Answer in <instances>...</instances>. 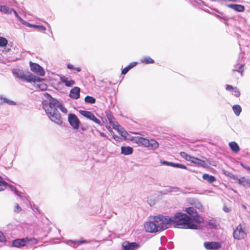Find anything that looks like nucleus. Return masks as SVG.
Returning <instances> with one entry per match:
<instances>
[{"label": "nucleus", "instance_id": "f257e3e1", "mask_svg": "<svg viewBox=\"0 0 250 250\" xmlns=\"http://www.w3.org/2000/svg\"><path fill=\"white\" fill-rule=\"evenodd\" d=\"M44 95L47 99V100L42 101L43 109L45 110L48 117L52 122L58 125H61L62 123V118L57 108H59L64 113L67 112V109L57 100L53 98L49 94L45 93L44 94Z\"/></svg>", "mask_w": 250, "mask_h": 250}, {"label": "nucleus", "instance_id": "f03ea898", "mask_svg": "<svg viewBox=\"0 0 250 250\" xmlns=\"http://www.w3.org/2000/svg\"><path fill=\"white\" fill-rule=\"evenodd\" d=\"M167 229L169 227L171 224L174 225V227L177 228L189 229H197L198 226L192 222V219L184 213H176L173 217H169L165 216Z\"/></svg>", "mask_w": 250, "mask_h": 250}, {"label": "nucleus", "instance_id": "7ed1b4c3", "mask_svg": "<svg viewBox=\"0 0 250 250\" xmlns=\"http://www.w3.org/2000/svg\"><path fill=\"white\" fill-rule=\"evenodd\" d=\"M167 224L165 216L160 215L153 217L151 221L146 222L144 227L147 232L155 233L167 229Z\"/></svg>", "mask_w": 250, "mask_h": 250}, {"label": "nucleus", "instance_id": "20e7f679", "mask_svg": "<svg viewBox=\"0 0 250 250\" xmlns=\"http://www.w3.org/2000/svg\"><path fill=\"white\" fill-rule=\"evenodd\" d=\"M185 211L190 216V217L192 219V222L193 221L197 223L203 222L204 219L198 214L193 207L187 208Z\"/></svg>", "mask_w": 250, "mask_h": 250}, {"label": "nucleus", "instance_id": "39448f33", "mask_svg": "<svg viewBox=\"0 0 250 250\" xmlns=\"http://www.w3.org/2000/svg\"><path fill=\"white\" fill-rule=\"evenodd\" d=\"M68 121L73 129H78L79 128L81 122L75 114L70 113L68 115Z\"/></svg>", "mask_w": 250, "mask_h": 250}, {"label": "nucleus", "instance_id": "423d86ee", "mask_svg": "<svg viewBox=\"0 0 250 250\" xmlns=\"http://www.w3.org/2000/svg\"><path fill=\"white\" fill-rule=\"evenodd\" d=\"M31 70L37 74L41 76H43L45 75V72L43 68L39 64L32 62H29Z\"/></svg>", "mask_w": 250, "mask_h": 250}, {"label": "nucleus", "instance_id": "0eeeda50", "mask_svg": "<svg viewBox=\"0 0 250 250\" xmlns=\"http://www.w3.org/2000/svg\"><path fill=\"white\" fill-rule=\"evenodd\" d=\"M31 241V238H24L21 239H16L13 240L12 246L13 247L21 248L22 247L26 246Z\"/></svg>", "mask_w": 250, "mask_h": 250}, {"label": "nucleus", "instance_id": "6e6552de", "mask_svg": "<svg viewBox=\"0 0 250 250\" xmlns=\"http://www.w3.org/2000/svg\"><path fill=\"white\" fill-rule=\"evenodd\" d=\"M233 235L234 238L238 240L244 239L247 235L241 224H239L234 230Z\"/></svg>", "mask_w": 250, "mask_h": 250}, {"label": "nucleus", "instance_id": "1a4fd4ad", "mask_svg": "<svg viewBox=\"0 0 250 250\" xmlns=\"http://www.w3.org/2000/svg\"><path fill=\"white\" fill-rule=\"evenodd\" d=\"M28 83H34L40 82L43 80V79L35 76L33 74L30 72H28L27 74H24V76L22 80Z\"/></svg>", "mask_w": 250, "mask_h": 250}, {"label": "nucleus", "instance_id": "9d476101", "mask_svg": "<svg viewBox=\"0 0 250 250\" xmlns=\"http://www.w3.org/2000/svg\"><path fill=\"white\" fill-rule=\"evenodd\" d=\"M9 187L11 190L14 192V193L16 195H18L19 191L16 189L13 185H8L6 182H5L0 176V191L4 190L7 187Z\"/></svg>", "mask_w": 250, "mask_h": 250}, {"label": "nucleus", "instance_id": "9b49d317", "mask_svg": "<svg viewBox=\"0 0 250 250\" xmlns=\"http://www.w3.org/2000/svg\"><path fill=\"white\" fill-rule=\"evenodd\" d=\"M106 114L110 124L115 129H118L119 130V128H122V126L115 121V119L113 116L111 112L109 111H106Z\"/></svg>", "mask_w": 250, "mask_h": 250}, {"label": "nucleus", "instance_id": "f8f14e48", "mask_svg": "<svg viewBox=\"0 0 250 250\" xmlns=\"http://www.w3.org/2000/svg\"><path fill=\"white\" fill-rule=\"evenodd\" d=\"M122 246L124 250H136L139 247V245L136 243H130L127 241L124 242Z\"/></svg>", "mask_w": 250, "mask_h": 250}, {"label": "nucleus", "instance_id": "ddd939ff", "mask_svg": "<svg viewBox=\"0 0 250 250\" xmlns=\"http://www.w3.org/2000/svg\"><path fill=\"white\" fill-rule=\"evenodd\" d=\"M204 245L207 250H216L221 248V244L218 242H206Z\"/></svg>", "mask_w": 250, "mask_h": 250}, {"label": "nucleus", "instance_id": "4468645a", "mask_svg": "<svg viewBox=\"0 0 250 250\" xmlns=\"http://www.w3.org/2000/svg\"><path fill=\"white\" fill-rule=\"evenodd\" d=\"M134 142L139 146H147V145L149 144L148 140L141 137H136L134 138Z\"/></svg>", "mask_w": 250, "mask_h": 250}, {"label": "nucleus", "instance_id": "2eb2a0df", "mask_svg": "<svg viewBox=\"0 0 250 250\" xmlns=\"http://www.w3.org/2000/svg\"><path fill=\"white\" fill-rule=\"evenodd\" d=\"M60 80L62 83H64L65 85L67 87H72L76 83L74 80L69 79V78L66 77L64 76H61Z\"/></svg>", "mask_w": 250, "mask_h": 250}, {"label": "nucleus", "instance_id": "dca6fc26", "mask_svg": "<svg viewBox=\"0 0 250 250\" xmlns=\"http://www.w3.org/2000/svg\"><path fill=\"white\" fill-rule=\"evenodd\" d=\"M80 88L78 87H75L71 89L70 91L69 96L72 99H78L80 98Z\"/></svg>", "mask_w": 250, "mask_h": 250}, {"label": "nucleus", "instance_id": "f3484780", "mask_svg": "<svg viewBox=\"0 0 250 250\" xmlns=\"http://www.w3.org/2000/svg\"><path fill=\"white\" fill-rule=\"evenodd\" d=\"M190 162L193 163L194 164H196L198 166H201L203 167H206L207 166V164L204 160H202L198 158H195L194 157H192L191 160Z\"/></svg>", "mask_w": 250, "mask_h": 250}, {"label": "nucleus", "instance_id": "a211bd4d", "mask_svg": "<svg viewBox=\"0 0 250 250\" xmlns=\"http://www.w3.org/2000/svg\"><path fill=\"white\" fill-rule=\"evenodd\" d=\"M228 7L239 12H243L245 9L243 5L237 4H229Z\"/></svg>", "mask_w": 250, "mask_h": 250}, {"label": "nucleus", "instance_id": "6ab92c4d", "mask_svg": "<svg viewBox=\"0 0 250 250\" xmlns=\"http://www.w3.org/2000/svg\"><path fill=\"white\" fill-rule=\"evenodd\" d=\"M229 146L230 149L235 153H237L240 151L239 146L235 142H229Z\"/></svg>", "mask_w": 250, "mask_h": 250}, {"label": "nucleus", "instance_id": "aec40b11", "mask_svg": "<svg viewBox=\"0 0 250 250\" xmlns=\"http://www.w3.org/2000/svg\"><path fill=\"white\" fill-rule=\"evenodd\" d=\"M133 148L130 146H122L121 153L125 155H129L133 153Z\"/></svg>", "mask_w": 250, "mask_h": 250}, {"label": "nucleus", "instance_id": "412c9836", "mask_svg": "<svg viewBox=\"0 0 250 250\" xmlns=\"http://www.w3.org/2000/svg\"><path fill=\"white\" fill-rule=\"evenodd\" d=\"M149 144L147 145L146 147H149L150 149L154 150L157 148L159 146L158 143L153 139L148 140Z\"/></svg>", "mask_w": 250, "mask_h": 250}, {"label": "nucleus", "instance_id": "4be33fe9", "mask_svg": "<svg viewBox=\"0 0 250 250\" xmlns=\"http://www.w3.org/2000/svg\"><path fill=\"white\" fill-rule=\"evenodd\" d=\"M204 180L208 181L209 183H212L216 180V178L213 175H210L208 174H204L202 176Z\"/></svg>", "mask_w": 250, "mask_h": 250}, {"label": "nucleus", "instance_id": "5701e85b", "mask_svg": "<svg viewBox=\"0 0 250 250\" xmlns=\"http://www.w3.org/2000/svg\"><path fill=\"white\" fill-rule=\"evenodd\" d=\"M3 103H7L9 105H16V103L15 102L11 101L3 97L2 96H0V104H1Z\"/></svg>", "mask_w": 250, "mask_h": 250}, {"label": "nucleus", "instance_id": "b1692460", "mask_svg": "<svg viewBox=\"0 0 250 250\" xmlns=\"http://www.w3.org/2000/svg\"><path fill=\"white\" fill-rule=\"evenodd\" d=\"M137 64L136 62H132L130 63L128 65L125 67L122 71V74L123 75H125L129 70L135 66Z\"/></svg>", "mask_w": 250, "mask_h": 250}, {"label": "nucleus", "instance_id": "393cba45", "mask_svg": "<svg viewBox=\"0 0 250 250\" xmlns=\"http://www.w3.org/2000/svg\"><path fill=\"white\" fill-rule=\"evenodd\" d=\"M25 25L29 27H33L37 29L40 31H45L46 30V27L43 25H39L36 24H32L30 23L27 22L25 23Z\"/></svg>", "mask_w": 250, "mask_h": 250}, {"label": "nucleus", "instance_id": "a878e982", "mask_svg": "<svg viewBox=\"0 0 250 250\" xmlns=\"http://www.w3.org/2000/svg\"><path fill=\"white\" fill-rule=\"evenodd\" d=\"M13 73L16 77L22 80L24 76V73L20 69H15L13 70Z\"/></svg>", "mask_w": 250, "mask_h": 250}, {"label": "nucleus", "instance_id": "bb28decb", "mask_svg": "<svg viewBox=\"0 0 250 250\" xmlns=\"http://www.w3.org/2000/svg\"><path fill=\"white\" fill-rule=\"evenodd\" d=\"M79 113L82 115L83 116L87 119H89V120L91 119L92 116L93 115V114L92 112L86 110H79Z\"/></svg>", "mask_w": 250, "mask_h": 250}, {"label": "nucleus", "instance_id": "cd10ccee", "mask_svg": "<svg viewBox=\"0 0 250 250\" xmlns=\"http://www.w3.org/2000/svg\"><path fill=\"white\" fill-rule=\"evenodd\" d=\"M79 113L82 115L83 116L87 119H89V120L91 119L92 116L93 115V114L92 112L86 110H79Z\"/></svg>", "mask_w": 250, "mask_h": 250}, {"label": "nucleus", "instance_id": "c85d7f7f", "mask_svg": "<svg viewBox=\"0 0 250 250\" xmlns=\"http://www.w3.org/2000/svg\"><path fill=\"white\" fill-rule=\"evenodd\" d=\"M232 110L235 115L238 116L242 111V108L240 105L235 104L232 106Z\"/></svg>", "mask_w": 250, "mask_h": 250}, {"label": "nucleus", "instance_id": "c756f323", "mask_svg": "<svg viewBox=\"0 0 250 250\" xmlns=\"http://www.w3.org/2000/svg\"><path fill=\"white\" fill-rule=\"evenodd\" d=\"M243 66L244 64L241 63L239 64L237 63L234 66V68L232 69V71L238 72L241 74V75H242V73L243 72Z\"/></svg>", "mask_w": 250, "mask_h": 250}, {"label": "nucleus", "instance_id": "7c9ffc66", "mask_svg": "<svg viewBox=\"0 0 250 250\" xmlns=\"http://www.w3.org/2000/svg\"><path fill=\"white\" fill-rule=\"evenodd\" d=\"M141 62L145 64L153 63L154 61L150 57H145L141 59Z\"/></svg>", "mask_w": 250, "mask_h": 250}, {"label": "nucleus", "instance_id": "2f4dec72", "mask_svg": "<svg viewBox=\"0 0 250 250\" xmlns=\"http://www.w3.org/2000/svg\"><path fill=\"white\" fill-rule=\"evenodd\" d=\"M0 11L3 13V14H11V9H10L8 7L5 5H0Z\"/></svg>", "mask_w": 250, "mask_h": 250}, {"label": "nucleus", "instance_id": "473e14b6", "mask_svg": "<svg viewBox=\"0 0 250 250\" xmlns=\"http://www.w3.org/2000/svg\"><path fill=\"white\" fill-rule=\"evenodd\" d=\"M249 179H246L245 177H243L241 178L238 179L237 182L239 184L246 187L248 185V182Z\"/></svg>", "mask_w": 250, "mask_h": 250}, {"label": "nucleus", "instance_id": "72a5a7b5", "mask_svg": "<svg viewBox=\"0 0 250 250\" xmlns=\"http://www.w3.org/2000/svg\"><path fill=\"white\" fill-rule=\"evenodd\" d=\"M84 101L86 103L92 104L95 103L96 99L92 96H86L84 98Z\"/></svg>", "mask_w": 250, "mask_h": 250}, {"label": "nucleus", "instance_id": "f704fd0d", "mask_svg": "<svg viewBox=\"0 0 250 250\" xmlns=\"http://www.w3.org/2000/svg\"><path fill=\"white\" fill-rule=\"evenodd\" d=\"M13 11L15 16L18 18V19L21 21V22L24 25L26 21H24L18 14L17 12L14 9H11V12Z\"/></svg>", "mask_w": 250, "mask_h": 250}, {"label": "nucleus", "instance_id": "c9c22d12", "mask_svg": "<svg viewBox=\"0 0 250 250\" xmlns=\"http://www.w3.org/2000/svg\"><path fill=\"white\" fill-rule=\"evenodd\" d=\"M180 156L182 158H185L187 161H190V160H191V158L192 157L190 155H188L187 153L185 152H181L180 153Z\"/></svg>", "mask_w": 250, "mask_h": 250}, {"label": "nucleus", "instance_id": "e433bc0d", "mask_svg": "<svg viewBox=\"0 0 250 250\" xmlns=\"http://www.w3.org/2000/svg\"><path fill=\"white\" fill-rule=\"evenodd\" d=\"M71 242L73 243V244H77L78 245L83 244L84 243H88V241H87L86 240H83L82 238L80 240H74V241H70Z\"/></svg>", "mask_w": 250, "mask_h": 250}, {"label": "nucleus", "instance_id": "4c0bfd02", "mask_svg": "<svg viewBox=\"0 0 250 250\" xmlns=\"http://www.w3.org/2000/svg\"><path fill=\"white\" fill-rule=\"evenodd\" d=\"M8 41L7 40L2 37H0V47H4L7 44Z\"/></svg>", "mask_w": 250, "mask_h": 250}, {"label": "nucleus", "instance_id": "58836bf2", "mask_svg": "<svg viewBox=\"0 0 250 250\" xmlns=\"http://www.w3.org/2000/svg\"><path fill=\"white\" fill-rule=\"evenodd\" d=\"M36 87L42 91L45 90L47 88V86L45 83H41L37 84Z\"/></svg>", "mask_w": 250, "mask_h": 250}, {"label": "nucleus", "instance_id": "ea45409f", "mask_svg": "<svg viewBox=\"0 0 250 250\" xmlns=\"http://www.w3.org/2000/svg\"><path fill=\"white\" fill-rule=\"evenodd\" d=\"M232 94H233L236 97H239L240 95V91L237 88V87H234V88L232 91Z\"/></svg>", "mask_w": 250, "mask_h": 250}, {"label": "nucleus", "instance_id": "a19ab883", "mask_svg": "<svg viewBox=\"0 0 250 250\" xmlns=\"http://www.w3.org/2000/svg\"><path fill=\"white\" fill-rule=\"evenodd\" d=\"M173 167L182 168V169H188L187 167L186 166H185L183 164H178V163H174Z\"/></svg>", "mask_w": 250, "mask_h": 250}, {"label": "nucleus", "instance_id": "79ce46f5", "mask_svg": "<svg viewBox=\"0 0 250 250\" xmlns=\"http://www.w3.org/2000/svg\"><path fill=\"white\" fill-rule=\"evenodd\" d=\"M21 210V207L18 204H15L14 208V211L15 212L19 213Z\"/></svg>", "mask_w": 250, "mask_h": 250}, {"label": "nucleus", "instance_id": "37998d69", "mask_svg": "<svg viewBox=\"0 0 250 250\" xmlns=\"http://www.w3.org/2000/svg\"><path fill=\"white\" fill-rule=\"evenodd\" d=\"M160 163L162 165H166V166H171L172 167L173 166V164H174V163H173V162H168V161H161Z\"/></svg>", "mask_w": 250, "mask_h": 250}, {"label": "nucleus", "instance_id": "c03bdc74", "mask_svg": "<svg viewBox=\"0 0 250 250\" xmlns=\"http://www.w3.org/2000/svg\"><path fill=\"white\" fill-rule=\"evenodd\" d=\"M90 120L93 121L94 122H95V123H96L98 125L101 124V121H100V120H99L98 118H97L94 114L92 116V118H91Z\"/></svg>", "mask_w": 250, "mask_h": 250}, {"label": "nucleus", "instance_id": "a18cd8bd", "mask_svg": "<svg viewBox=\"0 0 250 250\" xmlns=\"http://www.w3.org/2000/svg\"><path fill=\"white\" fill-rule=\"evenodd\" d=\"M6 238L3 235V233L0 231V242H6Z\"/></svg>", "mask_w": 250, "mask_h": 250}, {"label": "nucleus", "instance_id": "49530a36", "mask_svg": "<svg viewBox=\"0 0 250 250\" xmlns=\"http://www.w3.org/2000/svg\"><path fill=\"white\" fill-rule=\"evenodd\" d=\"M170 190H169L170 192H174V193H178L180 192V188H170Z\"/></svg>", "mask_w": 250, "mask_h": 250}, {"label": "nucleus", "instance_id": "de8ad7c7", "mask_svg": "<svg viewBox=\"0 0 250 250\" xmlns=\"http://www.w3.org/2000/svg\"><path fill=\"white\" fill-rule=\"evenodd\" d=\"M88 128V126L87 125L82 124L81 126V130L84 131L86 130Z\"/></svg>", "mask_w": 250, "mask_h": 250}, {"label": "nucleus", "instance_id": "09e8293b", "mask_svg": "<svg viewBox=\"0 0 250 250\" xmlns=\"http://www.w3.org/2000/svg\"><path fill=\"white\" fill-rule=\"evenodd\" d=\"M234 88V87H233L231 85L227 84L226 86V89L228 91H231L232 92Z\"/></svg>", "mask_w": 250, "mask_h": 250}, {"label": "nucleus", "instance_id": "8fccbe9b", "mask_svg": "<svg viewBox=\"0 0 250 250\" xmlns=\"http://www.w3.org/2000/svg\"><path fill=\"white\" fill-rule=\"evenodd\" d=\"M215 16L216 17H217L218 18L220 19L223 20L225 21H227L228 20V19L227 17H225V16L221 17L220 15H216V14L215 15Z\"/></svg>", "mask_w": 250, "mask_h": 250}, {"label": "nucleus", "instance_id": "3c124183", "mask_svg": "<svg viewBox=\"0 0 250 250\" xmlns=\"http://www.w3.org/2000/svg\"><path fill=\"white\" fill-rule=\"evenodd\" d=\"M17 196H18L19 197V198H20V199L24 202H25L26 200L27 201H28L27 199L26 198V197L21 195V194H20V192L19 191V193H18V195H17Z\"/></svg>", "mask_w": 250, "mask_h": 250}, {"label": "nucleus", "instance_id": "603ef678", "mask_svg": "<svg viewBox=\"0 0 250 250\" xmlns=\"http://www.w3.org/2000/svg\"><path fill=\"white\" fill-rule=\"evenodd\" d=\"M67 68L68 69H73L74 70V66L73 65H72V64H70V63H69L67 65Z\"/></svg>", "mask_w": 250, "mask_h": 250}, {"label": "nucleus", "instance_id": "864d4df0", "mask_svg": "<svg viewBox=\"0 0 250 250\" xmlns=\"http://www.w3.org/2000/svg\"><path fill=\"white\" fill-rule=\"evenodd\" d=\"M223 210L226 212H229L230 211V209L229 208H228L226 207H224L223 208Z\"/></svg>", "mask_w": 250, "mask_h": 250}, {"label": "nucleus", "instance_id": "5fc2aeb1", "mask_svg": "<svg viewBox=\"0 0 250 250\" xmlns=\"http://www.w3.org/2000/svg\"><path fill=\"white\" fill-rule=\"evenodd\" d=\"M208 225L209 226L214 228L216 226V224L214 222H209Z\"/></svg>", "mask_w": 250, "mask_h": 250}, {"label": "nucleus", "instance_id": "6e6d98bb", "mask_svg": "<svg viewBox=\"0 0 250 250\" xmlns=\"http://www.w3.org/2000/svg\"><path fill=\"white\" fill-rule=\"evenodd\" d=\"M196 1L199 4H200V3H202L203 4L205 5L204 2L201 0H196Z\"/></svg>", "mask_w": 250, "mask_h": 250}, {"label": "nucleus", "instance_id": "4d7b16f0", "mask_svg": "<svg viewBox=\"0 0 250 250\" xmlns=\"http://www.w3.org/2000/svg\"><path fill=\"white\" fill-rule=\"evenodd\" d=\"M230 177L232 178L233 179L236 180L237 181L238 180V179H239L238 177H237L236 176H235L233 174L232 175V176H230Z\"/></svg>", "mask_w": 250, "mask_h": 250}, {"label": "nucleus", "instance_id": "13d9d810", "mask_svg": "<svg viewBox=\"0 0 250 250\" xmlns=\"http://www.w3.org/2000/svg\"><path fill=\"white\" fill-rule=\"evenodd\" d=\"M74 70H75L77 72H79L81 71V68L80 67H74Z\"/></svg>", "mask_w": 250, "mask_h": 250}, {"label": "nucleus", "instance_id": "bf43d9fd", "mask_svg": "<svg viewBox=\"0 0 250 250\" xmlns=\"http://www.w3.org/2000/svg\"><path fill=\"white\" fill-rule=\"evenodd\" d=\"M196 208H198V209H200V208H202V205L200 204V203H198L196 206Z\"/></svg>", "mask_w": 250, "mask_h": 250}, {"label": "nucleus", "instance_id": "052dcab7", "mask_svg": "<svg viewBox=\"0 0 250 250\" xmlns=\"http://www.w3.org/2000/svg\"><path fill=\"white\" fill-rule=\"evenodd\" d=\"M126 134H127L126 131H123V132H122V134H121V135L122 136H123V137H125V136H126V135H127Z\"/></svg>", "mask_w": 250, "mask_h": 250}, {"label": "nucleus", "instance_id": "680f3d73", "mask_svg": "<svg viewBox=\"0 0 250 250\" xmlns=\"http://www.w3.org/2000/svg\"><path fill=\"white\" fill-rule=\"evenodd\" d=\"M244 169L250 172V167H249V166H246V167H244Z\"/></svg>", "mask_w": 250, "mask_h": 250}, {"label": "nucleus", "instance_id": "e2e57ef3", "mask_svg": "<svg viewBox=\"0 0 250 250\" xmlns=\"http://www.w3.org/2000/svg\"><path fill=\"white\" fill-rule=\"evenodd\" d=\"M100 134L103 137H106V135L104 133H103V132H100Z\"/></svg>", "mask_w": 250, "mask_h": 250}, {"label": "nucleus", "instance_id": "0e129e2a", "mask_svg": "<svg viewBox=\"0 0 250 250\" xmlns=\"http://www.w3.org/2000/svg\"><path fill=\"white\" fill-rule=\"evenodd\" d=\"M241 166L244 168V167H246V165H244L243 163H241L240 164Z\"/></svg>", "mask_w": 250, "mask_h": 250}, {"label": "nucleus", "instance_id": "69168bd1", "mask_svg": "<svg viewBox=\"0 0 250 250\" xmlns=\"http://www.w3.org/2000/svg\"><path fill=\"white\" fill-rule=\"evenodd\" d=\"M240 57H241L242 58H243V56L241 55V54H239V59H238V61H239L240 59Z\"/></svg>", "mask_w": 250, "mask_h": 250}, {"label": "nucleus", "instance_id": "338daca9", "mask_svg": "<svg viewBox=\"0 0 250 250\" xmlns=\"http://www.w3.org/2000/svg\"><path fill=\"white\" fill-rule=\"evenodd\" d=\"M249 187L250 188V180H249V182H248V185Z\"/></svg>", "mask_w": 250, "mask_h": 250}, {"label": "nucleus", "instance_id": "774afa93", "mask_svg": "<svg viewBox=\"0 0 250 250\" xmlns=\"http://www.w3.org/2000/svg\"><path fill=\"white\" fill-rule=\"evenodd\" d=\"M159 250H165V249L163 248H160Z\"/></svg>", "mask_w": 250, "mask_h": 250}]
</instances>
